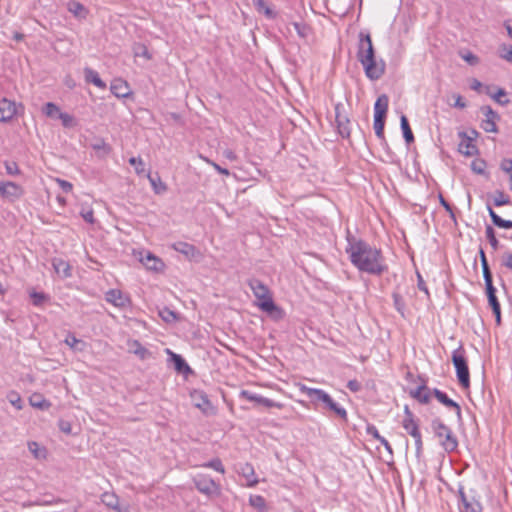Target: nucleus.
Segmentation results:
<instances>
[{
    "label": "nucleus",
    "mask_w": 512,
    "mask_h": 512,
    "mask_svg": "<svg viewBox=\"0 0 512 512\" xmlns=\"http://www.w3.org/2000/svg\"><path fill=\"white\" fill-rule=\"evenodd\" d=\"M351 263L361 272L381 275L387 271V265L380 249L348 234L345 248Z\"/></svg>",
    "instance_id": "obj_1"
},
{
    "label": "nucleus",
    "mask_w": 512,
    "mask_h": 512,
    "mask_svg": "<svg viewBox=\"0 0 512 512\" xmlns=\"http://www.w3.org/2000/svg\"><path fill=\"white\" fill-rule=\"evenodd\" d=\"M357 59L369 79L378 80L384 74L385 62L382 59H376L372 39L368 32L361 31L359 33Z\"/></svg>",
    "instance_id": "obj_2"
},
{
    "label": "nucleus",
    "mask_w": 512,
    "mask_h": 512,
    "mask_svg": "<svg viewBox=\"0 0 512 512\" xmlns=\"http://www.w3.org/2000/svg\"><path fill=\"white\" fill-rule=\"evenodd\" d=\"M300 392L306 394L312 403H322L323 407L332 411L342 420H347V411L345 408L336 403L332 397L322 389L310 388L302 383L297 384Z\"/></svg>",
    "instance_id": "obj_3"
},
{
    "label": "nucleus",
    "mask_w": 512,
    "mask_h": 512,
    "mask_svg": "<svg viewBox=\"0 0 512 512\" xmlns=\"http://www.w3.org/2000/svg\"><path fill=\"white\" fill-rule=\"evenodd\" d=\"M258 309L263 313L264 317L278 322L284 319L286 313L284 309L275 303L272 293L268 288L258 283Z\"/></svg>",
    "instance_id": "obj_4"
},
{
    "label": "nucleus",
    "mask_w": 512,
    "mask_h": 512,
    "mask_svg": "<svg viewBox=\"0 0 512 512\" xmlns=\"http://www.w3.org/2000/svg\"><path fill=\"white\" fill-rule=\"evenodd\" d=\"M431 426L440 445L446 452L450 453L457 449L458 440L448 426H446L440 419H434Z\"/></svg>",
    "instance_id": "obj_5"
},
{
    "label": "nucleus",
    "mask_w": 512,
    "mask_h": 512,
    "mask_svg": "<svg viewBox=\"0 0 512 512\" xmlns=\"http://www.w3.org/2000/svg\"><path fill=\"white\" fill-rule=\"evenodd\" d=\"M452 362L456 370L459 384L464 388L470 387L469 368L463 350L457 349L452 353Z\"/></svg>",
    "instance_id": "obj_6"
},
{
    "label": "nucleus",
    "mask_w": 512,
    "mask_h": 512,
    "mask_svg": "<svg viewBox=\"0 0 512 512\" xmlns=\"http://www.w3.org/2000/svg\"><path fill=\"white\" fill-rule=\"evenodd\" d=\"M24 195V189L12 181H0V196L10 202L20 199Z\"/></svg>",
    "instance_id": "obj_7"
},
{
    "label": "nucleus",
    "mask_w": 512,
    "mask_h": 512,
    "mask_svg": "<svg viewBox=\"0 0 512 512\" xmlns=\"http://www.w3.org/2000/svg\"><path fill=\"white\" fill-rule=\"evenodd\" d=\"M481 111L485 117L481 122V128L485 132L496 133L498 131L496 125V122L499 119L498 114L490 106H483Z\"/></svg>",
    "instance_id": "obj_8"
},
{
    "label": "nucleus",
    "mask_w": 512,
    "mask_h": 512,
    "mask_svg": "<svg viewBox=\"0 0 512 512\" xmlns=\"http://www.w3.org/2000/svg\"><path fill=\"white\" fill-rule=\"evenodd\" d=\"M105 300L115 307L126 308L130 306V297L119 289H110L105 293Z\"/></svg>",
    "instance_id": "obj_9"
},
{
    "label": "nucleus",
    "mask_w": 512,
    "mask_h": 512,
    "mask_svg": "<svg viewBox=\"0 0 512 512\" xmlns=\"http://www.w3.org/2000/svg\"><path fill=\"white\" fill-rule=\"evenodd\" d=\"M344 106L341 103L335 105L336 124L339 134L348 138L350 136V120L343 113Z\"/></svg>",
    "instance_id": "obj_10"
},
{
    "label": "nucleus",
    "mask_w": 512,
    "mask_h": 512,
    "mask_svg": "<svg viewBox=\"0 0 512 512\" xmlns=\"http://www.w3.org/2000/svg\"><path fill=\"white\" fill-rule=\"evenodd\" d=\"M485 286H486V293H487L488 301H489V304H490V306H491V308L493 310V313L495 315L496 322H497V324H500V322H501V309H500V304L498 302V299L496 297V289L493 286L492 280L491 281H486L485 282Z\"/></svg>",
    "instance_id": "obj_11"
},
{
    "label": "nucleus",
    "mask_w": 512,
    "mask_h": 512,
    "mask_svg": "<svg viewBox=\"0 0 512 512\" xmlns=\"http://www.w3.org/2000/svg\"><path fill=\"white\" fill-rule=\"evenodd\" d=\"M458 136L461 138V141L458 145V151L465 156H474L478 153V148L475 145L474 141H472V137H468V133L459 132Z\"/></svg>",
    "instance_id": "obj_12"
},
{
    "label": "nucleus",
    "mask_w": 512,
    "mask_h": 512,
    "mask_svg": "<svg viewBox=\"0 0 512 512\" xmlns=\"http://www.w3.org/2000/svg\"><path fill=\"white\" fill-rule=\"evenodd\" d=\"M194 483L196 488L206 495H210L213 493H216L218 490V487L215 483V481L207 476L204 475H198L194 478Z\"/></svg>",
    "instance_id": "obj_13"
},
{
    "label": "nucleus",
    "mask_w": 512,
    "mask_h": 512,
    "mask_svg": "<svg viewBox=\"0 0 512 512\" xmlns=\"http://www.w3.org/2000/svg\"><path fill=\"white\" fill-rule=\"evenodd\" d=\"M405 417L402 421V426L406 430V432L412 437H417L420 435V430L417 422L414 420L413 414L409 410L408 406H405L404 409Z\"/></svg>",
    "instance_id": "obj_14"
},
{
    "label": "nucleus",
    "mask_w": 512,
    "mask_h": 512,
    "mask_svg": "<svg viewBox=\"0 0 512 512\" xmlns=\"http://www.w3.org/2000/svg\"><path fill=\"white\" fill-rule=\"evenodd\" d=\"M16 114V105L6 98L0 100V121L6 122Z\"/></svg>",
    "instance_id": "obj_15"
},
{
    "label": "nucleus",
    "mask_w": 512,
    "mask_h": 512,
    "mask_svg": "<svg viewBox=\"0 0 512 512\" xmlns=\"http://www.w3.org/2000/svg\"><path fill=\"white\" fill-rule=\"evenodd\" d=\"M242 485L254 486L256 484V476L254 468L251 464H244L239 468Z\"/></svg>",
    "instance_id": "obj_16"
},
{
    "label": "nucleus",
    "mask_w": 512,
    "mask_h": 512,
    "mask_svg": "<svg viewBox=\"0 0 512 512\" xmlns=\"http://www.w3.org/2000/svg\"><path fill=\"white\" fill-rule=\"evenodd\" d=\"M110 90L118 98L128 97L131 93L128 83L121 78L112 81Z\"/></svg>",
    "instance_id": "obj_17"
},
{
    "label": "nucleus",
    "mask_w": 512,
    "mask_h": 512,
    "mask_svg": "<svg viewBox=\"0 0 512 512\" xmlns=\"http://www.w3.org/2000/svg\"><path fill=\"white\" fill-rule=\"evenodd\" d=\"M460 497L462 500L461 512H482V506L478 500L473 497L468 499L463 491H460Z\"/></svg>",
    "instance_id": "obj_18"
},
{
    "label": "nucleus",
    "mask_w": 512,
    "mask_h": 512,
    "mask_svg": "<svg viewBox=\"0 0 512 512\" xmlns=\"http://www.w3.org/2000/svg\"><path fill=\"white\" fill-rule=\"evenodd\" d=\"M141 262L147 269L153 271H160L164 266L163 262L150 252H146L145 256L141 258Z\"/></svg>",
    "instance_id": "obj_19"
},
{
    "label": "nucleus",
    "mask_w": 512,
    "mask_h": 512,
    "mask_svg": "<svg viewBox=\"0 0 512 512\" xmlns=\"http://www.w3.org/2000/svg\"><path fill=\"white\" fill-rule=\"evenodd\" d=\"M389 98L386 94L380 95L374 104V117H386L388 111Z\"/></svg>",
    "instance_id": "obj_20"
},
{
    "label": "nucleus",
    "mask_w": 512,
    "mask_h": 512,
    "mask_svg": "<svg viewBox=\"0 0 512 512\" xmlns=\"http://www.w3.org/2000/svg\"><path fill=\"white\" fill-rule=\"evenodd\" d=\"M101 501L108 508H111L117 512H122V509L119 505V498L114 493L104 492L101 495Z\"/></svg>",
    "instance_id": "obj_21"
},
{
    "label": "nucleus",
    "mask_w": 512,
    "mask_h": 512,
    "mask_svg": "<svg viewBox=\"0 0 512 512\" xmlns=\"http://www.w3.org/2000/svg\"><path fill=\"white\" fill-rule=\"evenodd\" d=\"M434 395L440 403H442L443 405H445L447 407L454 408L456 410V413L458 415H460V413H461L460 406L455 401L450 399L444 392H442L438 389H434Z\"/></svg>",
    "instance_id": "obj_22"
},
{
    "label": "nucleus",
    "mask_w": 512,
    "mask_h": 512,
    "mask_svg": "<svg viewBox=\"0 0 512 512\" xmlns=\"http://www.w3.org/2000/svg\"><path fill=\"white\" fill-rule=\"evenodd\" d=\"M29 403L32 407L41 410H47L50 408L51 403L47 401L41 394L34 393L29 398Z\"/></svg>",
    "instance_id": "obj_23"
},
{
    "label": "nucleus",
    "mask_w": 512,
    "mask_h": 512,
    "mask_svg": "<svg viewBox=\"0 0 512 512\" xmlns=\"http://www.w3.org/2000/svg\"><path fill=\"white\" fill-rule=\"evenodd\" d=\"M410 394L413 398L417 399L423 404H427L431 398L430 391L424 385L417 387L415 390L411 391Z\"/></svg>",
    "instance_id": "obj_24"
},
{
    "label": "nucleus",
    "mask_w": 512,
    "mask_h": 512,
    "mask_svg": "<svg viewBox=\"0 0 512 512\" xmlns=\"http://www.w3.org/2000/svg\"><path fill=\"white\" fill-rule=\"evenodd\" d=\"M53 268L58 275L63 277H69L70 273V265L60 258H55L52 262Z\"/></svg>",
    "instance_id": "obj_25"
},
{
    "label": "nucleus",
    "mask_w": 512,
    "mask_h": 512,
    "mask_svg": "<svg viewBox=\"0 0 512 512\" xmlns=\"http://www.w3.org/2000/svg\"><path fill=\"white\" fill-rule=\"evenodd\" d=\"M84 74L87 82L93 83L96 87L101 89L106 88V84L101 80L99 74L95 70L91 68H85Z\"/></svg>",
    "instance_id": "obj_26"
},
{
    "label": "nucleus",
    "mask_w": 512,
    "mask_h": 512,
    "mask_svg": "<svg viewBox=\"0 0 512 512\" xmlns=\"http://www.w3.org/2000/svg\"><path fill=\"white\" fill-rule=\"evenodd\" d=\"M193 399L196 401L195 406L201 409L203 412H207L208 409L211 408V403L207 396L202 392H195L192 395Z\"/></svg>",
    "instance_id": "obj_27"
},
{
    "label": "nucleus",
    "mask_w": 512,
    "mask_h": 512,
    "mask_svg": "<svg viewBox=\"0 0 512 512\" xmlns=\"http://www.w3.org/2000/svg\"><path fill=\"white\" fill-rule=\"evenodd\" d=\"M489 215L491 217V220L493 224L499 228L504 229H511L512 228V221L511 220H504L502 219L496 212L491 208L488 207Z\"/></svg>",
    "instance_id": "obj_28"
},
{
    "label": "nucleus",
    "mask_w": 512,
    "mask_h": 512,
    "mask_svg": "<svg viewBox=\"0 0 512 512\" xmlns=\"http://www.w3.org/2000/svg\"><path fill=\"white\" fill-rule=\"evenodd\" d=\"M28 449L31 452V454L36 459H45L47 455V451L44 447H41L37 442L30 441L28 442Z\"/></svg>",
    "instance_id": "obj_29"
},
{
    "label": "nucleus",
    "mask_w": 512,
    "mask_h": 512,
    "mask_svg": "<svg viewBox=\"0 0 512 512\" xmlns=\"http://www.w3.org/2000/svg\"><path fill=\"white\" fill-rule=\"evenodd\" d=\"M64 342L66 345H68L70 348H72L75 351H83L86 346L84 341L76 338L75 335H73L71 333H69L67 335Z\"/></svg>",
    "instance_id": "obj_30"
},
{
    "label": "nucleus",
    "mask_w": 512,
    "mask_h": 512,
    "mask_svg": "<svg viewBox=\"0 0 512 512\" xmlns=\"http://www.w3.org/2000/svg\"><path fill=\"white\" fill-rule=\"evenodd\" d=\"M258 13H263L269 20H273L277 17V11L275 8L267 5L262 0H258Z\"/></svg>",
    "instance_id": "obj_31"
},
{
    "label": "nucleus",
    "mask_w": 512,
    "mask_h": 512,
    "mask_svg": "<svg viewBox=\"0 0 512 512\" xmlns=\"http://www.w3.org/2000/svg\"><path fill=\"white\" fill-rule=\"evenodd\" d=\"M7 400L9 403L15 407L17 410H22L24 407V402L20 396V394L17 391L11 390L6 395Z\"/></svg>",
    "instance_id": "obj_32"
},
{
    "label": "nucleus",
    "mask_w": 512,
    "mask_h": 512,
    "mask_svg": "<svg viewBox=\"0 0 512 512\" xmlns=\"http://www.w3.org/2000/svg\"><path fill=\"white\" fill-rule=\"evenodd\" d=\"M400 122L405 141L407 142V144L412 143L414 141V136L405 115L401 116Z\"/></svg>",
    "instance_id": "obj_33"
},
{
    "label": "nucleus",
    "mask_w": 512,
    "mask_h": 512,
    "mask_svg": "<svg viewBox=\"0 0 512 512\" xmlns=\"http://www.w3.org/2000/svg\"><path fill=\"white\" fill-rule=\"evenodd\" d=\"M147 177H148V179L153 187V190L156 194H162L167 191L166 184L161 181L159 176H157L155 178V177L151 176L150 173H148Z\"/></svg>",
    "instance_id": "obj_34"
},
{
    "label": "nucleus",
    "mask_w": 512,
    "mask_h": 512,
    "mask_svg": "<svg viewBox=\"0 0 512 512\" xmlns=\"http://www.w3.org/2000/svg\"><path fill=\"white\" fill-rule=\"evenodd\" d=\"M67 8L76 17H85V8L80 2L70 1Z\"/></svg>",
    "instance_id": "obj_35"
},
{
    "label": "nucleus",
    "mask_w": 512,
    "mask_h": 512,
    "mask_svg": "<svg viewBox=\"0 0 512 512\" xmlns=\"http://www.w3.org/2000/svg\"><path fill=\"white\" fill-rule=\"evenodd\" d=\"M384 124H385V117H380V116L374 117L373 127L375 130V134L381 140H384Z\"/></svg>",
    "instance_id": "obj_36"
},
{
    "label": "nucleus",
    "mask_w": 512,
    "mask_h": 512,
    "mask_svg": "<svg viewBox=\"0 0 512 512\" xmlns=\"http://www.w3.org/2000/svg\"><path fill=\"white\" fill-rule=\"evenodd\" d=\"M480 258H481V266H482V272L484 281H491L492 280V274L485 256V253L483 250H480Z\"/></svg>",
    "instance_id": "obj_37"
},
{
    "label": "nucleus",
    "mask_w": 512,
    "mask_h": 512,
    "mask_svg": "<svg viewBox=\"0 0 512 512\" xmlns=\"http://www.w3.org/2000/svg\"><path fill=\"white\" fill-rule=\"evenodd\" d=\"M133 53L135 57H143L147 60L152 58L147 47L144 44L137 43L133 46Z\"/></svg>",
    "instance_id": "obj_38"
},
{
    "label": "nucleus",
    "mask_w": 512,
    "mask_h": 512,
    "mask_svg": "<svg viewBox=\"0 0 512 512\" xmlns=\"http://www.w3.org/2000/svg\"><path fill=\"white\" fill-rule=\"evenodd\" d=\"M43 112L50 118H58L59 113H61L59 107L52 102L46 103Z\"/></svg>",
    "instance_id": "obj_39"
},
{
    "label": "nucleus",
    "mask_w": 512,
    "mask_h": 512,
    "mask_svg": "<svg viewBox=\"0 0 512 512\" xmlns=\"http://www.w3.org/2000/svg\"><path fill=\"white\" fill-rule=\"evenodd\" d=\"M168 352L171 354L172 360H173L174 365H175V369L178 372H183L185 369H189L187 363L185 362V360L180 355L174 354V353L170 352L169 350H168Z\"/></svg>",
    "instance_id": "obj_40"
},
{
    "label": "nucleus",
    "mask_w": 512,
    "mask_h": 512,
    "mask_svg": "<svg viewBox=\"0 0 512 512\" xmlns=\"http://www.w3.org/2000/svg\"><path fill=\"white\" fill-rule=\"evenodd\" d=\"M499 56L506 61L512 62V45L501 44L499 46Z\"/></svg>",
    "instance_id": "obj_41"
},
{
    "label": "nucleus",
    "mask_w": 512,
    "mask_h": 512,
    "mask_svg": "<svg viewBox=\"0 0 512 512\" xmlns=\"http://www.w3.org/2000/svg\"><path fill=\"white\" fill-rule=\"evenodd\" d=\"M30 297L35 306H41L48 300V296L42 292L33 291L30 293Z\"/></svg>",
    "instance_id": "obj_42"
},
{
    "label": "nucleus",
    "mask_w": 512,
    "mask_h": 512,
    "mask_svg": "<svg viewBox=\"0 0 512 512\" xmlns=\"http://www.w3.org/2000/svg\"><path fill=\"white\" fill-rule=\"evenodd\" d=\"M293 27L301 38H307L310 34V28L304 23L294 22Z\"/></svg>",
    "instance_id": "obj_43"
},
{
    "label": "nucleus",
    "mask_w": 512,
    "mask_h": 512,
    "mask_svg": "<svg viewBox=\"0 0 512 512\" xmlns=\"http://www.w3.org/2000/svg\"><path fill=\"white\" fill-rule=\"evenodd\" d=\"M129 163L135 167V172L138 174V175H142L144 172H145V168H144V162L143 160L138 157H132L129 159Z\"/></svg>",
    "instance_id": "obj_44"
},
{
    "label": "nucleus",
    "mask_w": 512,
    "mask_h": 512,
    "mask_svg": "<svg viewBox=\"0 0 512 512\" xmlns=\"http://www.w3.org/2000/svg\"><path fill=\"white\" fill-rule=\"evenodd\" d=\"M258 405H263V406H266L268 408L270 407H276L278 409H281L283 408V404L279 403V402H275L271 399H268L266 397H262V396H259L258 395Z\"/></svg>",
    "instance_id": "obj_45"
},
{
    "label": "nucleus",
    "mask_w": 512,
    "mask_h": 512,
    "mask_svg": "<svg viewBox=\"0 0 512 512\" xmlns=\"http://www.w3.org/2000/svg\"><path fill=\"white\" fill-rule=\"evenodd\" d=\"M486 237L493 249L496 250L499 246V242L496 239L494 229L491 226L486 227Z\"/></svg>",
    "instance_id": "obj_46"
},
{
    "label": "nucleus",
    "mask_w": 512,
    "mask_h": 512,
    "mask_svg": "<svg viewBox=\"0 0 512 512\" xmlns=\"http://www.w3.org/2000/svg\"><path fill=\"white\" fill-rule=\"evenodd\" d=\"M509 203V198L501 191H497L494 197V204L496 206H503Z\"/></svg>",
    "instance_id": "obj_47"
},
{
    "label": "nucleus",
    "mask_w": 512,
    "mask_h": 512,
    "mask_svg": "<svg viewBox=\"0 0 512 512\" xmlns=\"http://www.w3.org/2000/svg\"><path fill=\"white\" fill-rule=\"evenodd\" d=\"M61 121H62V124L64 127H72L74 126L75 124V121H74V118L73 116H71L70 114L68 113H59V117H58Z\"/></svg>",
    "instance_id": "obj_48"
},
{
    "label": "nucleus",
    "mask_w": 512,
    "mask_h": 512,
    "mask_svg": "<svg viewBox=\"0 0 512 512\" xmlns=\"http://www.w3.org/2000/svg\"><path fill=\"white\" fill-rule=\"evenodd\" d=\"M461 58L470 65H477L479 63V58L472 52L461 53Z\"/></svg>",
    "instance_id": "obj_49"
},
{
    "label": "nucleus",
    "mask_w": 512,
    "mask_h": 512,
    "mask_svg": "<svg viewBox=\"0 0 512 512\" xmlns=\"http://www.w3.org/2000/svg\"><path fill=\"white\" fill-rule=\"evenodd\" d=\"M5 169L9 175H18L20 173L19 167L16 162H5Z\"/></svg>",
    "instance_id": "obj_50"
},
{
    "label": "nucleus",
    "mask_w": 512,
    "mask_h": 512,
    "mask_svg": "<svg viewBox=\"0 0 512 512\" xmlns=\"http://www.w3.org/2000/svg\"><path fill=\"white\" fill-rule=\"evenodd\" d=\"M393 300H394L395 308L397 309L398 312H400L403 315L405 305H404V301H403L402 297L399 294L394 293Z\"/></svg>",
    "instance_id": "obj_51"
},
{
    "label": "nucleus",
    "mask_w": 512,
    "mask_h": 512,
    "mask_svg": "<svg viewBox=\"0 0 512 512\" xmlns=\"http://www.w3.org/2000/svg\"><path fill=\"white\" fill-rule=\"evenodd\" d=\"M205 467L212 468L218 472L224 473V467L219 459H214L204 465Z\"/></svg>",
    "instance_id": "obj_52"
},
{
    "label": "nucleus",
    "mask_w": 512,
    "mask_h": 512,
    "mask_svg": "<svg viewBox=\"0 0 512 512\" xmlns=\"http://www.w3.org/2000/svg\"><path fill=\"white\" fill-rule=\"evenodd\" d=\"M415 440V446H416V456L417 458H420L423 451V443H422V437L421 434L417 435V437H413Z\"/></svg>",
    "instance_id": "obj_53"
},
{
    "label": "nucleus",
    "mask_w": 512,
    "mask_h": 512,
    "mask_svg": "<svg viewBox=\"0 0 512 512\" xmlns=\"http://www.w3.org/2000/svg\"><path fill=\"white\" fill-rule=\"evenodd\" d=\"M56 182L65 193L72 191L73 185L70 182L62 179H56Z\"/></svg>",
    "instance_id": "obj_54"
},
{
    "label": "nucleus",
    "mask_w": 512,
    "mask_h": 512,
    "mask_svg": "<svg viewBox=\"0 0 512 512\" xmlns=\"http://www.w3.org/2000/svg\"><path fill=\"white\" fill-rule=\"evenodd\" d=\"M500 167L504 172L509 173L511 175L512 174V159L502 160Z\"/></svg>",
    "instance_id": "obj_55"
},
{
    "label": "nucleus",
    "mask_w": 512,
    "mask_h": 512,
    "mask_svg": "<svg viewBox=\"0 0 512 512\" xmlns=\"http://www.w3.org/2000/svg\"><path fill=\"white\" fill-rule=\"evenodd\" d=\"M81 216L88 223H94V213L92 209L82 210Z\"/></svg>",
    "instance_id": "obj_56"
},
{
    "label": "nucleus",
    "mask_w": 512,
    "mask_h": 512,
    "mask_svg": "<svg viewBox=\"0 0 512 512\" xmlns=\"http://www.w3.org/2000/svg\"><path fill=\"white\" fill-rule=\"evenodd\" d=\"M502 264L506 268L512 270V253H510V252L504 253L503 258H502Z\"/></svg>",
    "instance_id": "obj_57"
},
{
    "label": "nucleus",
    "mask_w": 512,
    "mask_h": 512,
    "mask_svg": "<svg viewBox=\"0 0 512 512\" xmlns=\"http://www.w3.org/2000/svg\"><path fill=\"white\" fill-rule=\"evenodd\" d=\"M367 433L378 441L382 438V436L378 432V429L373 425L367 427Z\"/></svg>",
    "instance_id": "obj_58"
},
{
    "label": "nucleus",
    "mask_w": 512,
    "mask_h": 512,
    "mask_svg": "<svg viewBox=\"0 0 512 512\" xmlns=\"http://www.w3.org/2000/svg\"><path fill=\"white\" fill-rule=\"evenodd\" d=\"M347 387L352 392H358L361 389V384L357 380H350L347 383Z\"/></svg>",
    "instance_id": "obj_59"
},
{
    "label": "nucleus",
    "mask_w": 512,
    "mask_h": 512,
    "mask_svg": "<svg viewBox=\"0 0 512 512\" xmlns=\"http://www.w3.org/2000/svg\"><path fill=\"white\" fill-rule=\"evenodd\" d=\"M455 98V103H454V107H457V108H460V109H463L466 107V102L464 101V99L462 98L461 95L459 94H456L453 96Z\"/></svg>",
    "instance_id": "obj_60"
},
{
    "label": "nucleus",
    "mask_w": 512,
    "mask_h": 512,
    "mask_svg": "<svg viewBox=\"0 0 512 512\" xmlns=\"http://www.w3.org/2000/svg\"><path fill=\"white\" fill-rule=\"evenodd\" d=\"M160 315L165 321H170V319H175L176 315L173 311L165 309L163 312H160Z\"/></svg>",
    "instance_id": "obj_61"
},
{
    "label": "nucleus",
    "mask_w": 512,
    "mask_h": 512,
    "mask_svg": "<svg viewBox=\"0 0 512 512\" xmlns=\"http://www.w3.org/2000/svg\"><path fill=\"white\" fill-rule=\"evenodd\" d=\"M179 245L181 246V248H176V249L184 254H189L191 251L194 250V247L187 243H179Z\"/></svg>",
    "instance_id": "obj_62"
},
{
    "label": "nucleus",
    "mask_w": 512,
    "mask_h": 512,
    "mask_svg": "<svg viewBox=\"0 0 512 512\" xmlns=\"http://www.w3.org/2000/svg\"><path fill=\"white\" fill-rule=\"evenodd\" d=\"M239 397L241 399H247L249 401H256V396L253 393H250V392L245 391V390L240 392Z\"/></svg>",
    "instance_id": "obj_63"
},
{
    "label": "nucleus",
    "mask_w": 512,
    "mask_h": 512,
    "mask_svg": "<svg viewBox=\"0 0 512 512\" xmlns=\"http://www.w3.org/2000/svg\"><path fill=\"white\" fill-rule=\"evenodd\" d=\"M93 149L95 150H106L109 151L108 145L104 142V140H99L97 143L93 144Z\"/></svg>",
    "instance_id": "obj_64"
}]
</instances>
